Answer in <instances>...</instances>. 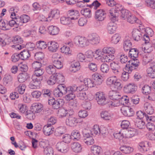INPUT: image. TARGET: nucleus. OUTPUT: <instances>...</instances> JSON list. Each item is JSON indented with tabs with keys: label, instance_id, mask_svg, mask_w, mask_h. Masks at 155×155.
<instances>
[{
	"label": "nucleus",
	"instance_id": "18",
	"mask_svg": "<svg viewBox=\"0 0 155 155\" xmlns=\"http://www.w3.org/2000/svg\"><path fill=\"white\" fill-rule=\"evenodd\" d=\"M150 67L147 70L148 76L151 78H155V62H152L150 64Z\"/></svg>",
	"mask_w": 155,
	"mask_h": 155
},
{
	"label": "nucleus",
	"instance_id": "44",
	"mask_svg": "<svg viewBox=\"0 0 155 155\" xmlns=\"http://www.w3.org/2000/svg\"><path fill=\"white\" fill-rule=\"evenodd\" d=\"M28 78V76L27 73H20L18 76V81L20 83H23L27 80Z\"/></svg>",
	"mask_w": 155,
	"mask_h": 155
},
{
	"label": "nucleus",
	"instance_id": "46",
	"mask_svg": "<svg viewBox=\"0 0 155 155\" xmlns=\"http://www.w3.org/2000/svg\"><path fill=\"white\" fill-rule=\"evenodd\" d=\"M66 131V128L64 127H60L57 128L55 130V134L57 136H59L64 133Z\"/></svg>",
	"mask_w": 155,
	"mask_h": 155
},
{
	"label": "nucleus",
	"instance_id": "55",
	"mask_svg": "<svg viewBox=\"0 0 155 155\" xmlns=\"http://www.w3.org/2000/svg\"><path fill=\"white\" fill-rule=\"evenodd\" d=\"M36 45L37 48L41 49H45L47 47V45L46 43L43 41H37Z\"/></svg>",
	"mask_w": 155,
	"mask_h": 155
},
{
	"label": "nucleus",
	"instance_id": "1",
	"mask_svg": "<svg viewBox=\"0 0 155 155\" xmlns=\"http://www.w3.org/2000/svg\"><path fill=\"white\" fill-rule=\"evenodd\" d=\"M44 71L42 68L35 70L34 74L32 76V81L30 82L29 87L31 89H36L39 87L41 81L42 80V75Z\"/></svg>",
	"mask_w": 155,
	"mask_h": 155
},
{
	"label": "nucleus",
	"instance_id": "4",
	"mask_svg": "<svg viewBox=\"0 0 155 155\" xmlns=\"http://www.w3.org/2000/svg\"><path fill=\"white\" fill-rule=\"evenodd\" d=\"M143 39L145 41V44L143 45L140 48V50H141L144 53H149L153 50V48L149 42L150 39L148 35H143Z\"/></svg>",
	"mask_w": 155,
	"mask_h": 155
},
{
	"label": "nucleus",
	"instance_id": "6",
	"mask_svg": "<svg viewBox=\"0 0 155 155\" xmlns=\"http://www.w3.org/2000/svg\"><path fill=\"white\" fill-rule=\"evenodd\" d=\"M95 99L97 103L101 105H104L108 103V100L103 92H98L95 94Z\"/></svg>",
	"mask_w": 155,
	"mask_h": 155
},
{
	"label": "nucleus",
	"instance_id": "3",
	"mask_svg": "<svg viewBox=\"0 0 155 155\" xmlns=\"http://www.w3.org/2000/svg\"><path fill=\"white\" fill-rule=\"evenodd\" d=\"M74 43L77 46L84 48L89 45L88 39L79 36H76L74 39Z\"/></svg>",
	"mask_w": 155,
	"mask_h": 155
},
{
	"label": "nucleus",
	"instance_id": "53",
	"mask_svg": "<svg viewBox=\"0 0 155 155\" xmlns=\"http://www.w3.org/2000/svg\"><path fill=\"white\" fill-rule=\"evenodd\" d=\"M145 123L141 119H137L135 125L140 129L143 128L145 127Z\"/></svg>",
	"mask_w": 155,
	"mask_h": 155
},
{
	"label": "nucleus",
	"instance_id": "45",
	"mask_svg": "<svg viewBox=\"0 0 155 155\" xmlns=\"http://www.w3.org/2000/svg\"><path fill=\"white\" fill-rule=\"evenodd\" d=\"M84 83L85 85L88 87H94L93 80L90 78H85L84 80Z\"/></svg>",
	"mask_w": 155,
	"mask_h": 155
},
{
	"label": "nucleus",
	"instance_id": "15",
	"mask_svg": "<svg viewBox=\"0 0 155 155\" xmlns=\"http://www.w3.org/2000/svg\"><path fill=\"white\" fill-rule=\"evenodd\" d=\"M31 108L33 113H38L43 110V105L41 103H35L31 105Z\"/></svg>",
	"mask_w": 155,
	"mask_h": 155
},
{
	"label": "nucleus",
	"instance_id": "21",
	"mask_svg": "<svg viewBox=\"0 0 155 155\" xmlns=\"http://www.w3.org/2000/svg\"><path fill=\"white\" fill-rule=\"evenodd\" d=\"M91 151L94 155H100L102 153V150L100 146L94 145L91 147Z\"/></svg>",
	"mask_w": 155,
	"mask_h": 155
},
{
	"label": "nucleus",
	"instance_id": "7",
	"mask_svg": "<svg viewBox=\"0 0 155 155\" xmlns=\"http://www.w3.org/2000/svg\"><path fill=\"white\" fill-rule=\"evenodd\" d=\"M79 122H80L79 119L74 115H70L66 120V125L71 127L76 126Z\"/></svg>",
	"mask_w": 155,
	"mask_h": 155
},
{
	"label": "nucleus",
	"instance_id": "12",
	"mask_svg": "<svg viewBox=\"0 0 155 155\" xmlns=\"http://www.w3.org/2000/svg\"><path fill=\"white\" fill-rule=\"evenodd\" d=\"M71 150L74 153H78L81 152L82 147L81 144L78 142H73L71 144Z\"/></svg>",
	"mask_w": 155,
	"mask_h": 155
},
{
	"label": "nucleus",
	"instance_id": "5",
	"mask_svg": "<svg viewBox=\"0 0 155 155\" xmlns=\"http://www.w3.org/2000/svg\"><path fill=\"white\" fill-rule=\"evenodd\" d=\"M13 43L16 44L12 46V47L17 50H20L25 47V45L21 44L23 42L22 38L19 36L17 35L14 38Z\"/></svg>",
	"mask_w": 155,
	"mask_h": 155
},
{
	"label": "nucleus",
	"instance_id": "47",
	"mask_svg": "<svg viewBox=\"0 0 155 155\" xmlns=\"http://www.w3.org/2000/svg\"><path fill=\"white\" fill-rule=\"evenodd\" d=\"M25 85L23 84H20L15 89V91L17 92L20 94H24L26 88Z\"/></svg>",
	"mask_w": 155,
	"mask_h": 155
},
{
	"label": "nucleus",
	"instance_id": "9",
	"mask_svg": "<svg viewBox=\"0 0 155 155\" xmlns=\"http://www.w3.org/2000/svg\"><path fill=\"white\" fill-rule=\"evenodd\" d=\"M55 148L58 151L63 153H66L69 150L68 145L62 141L58 142L56 145Z\"/></svg>",
	"mask_w": 155,
	"mask_h": 155
},
{
	"label": "nucleus",
	"instance_id": "40",
	"mask_svg": "<svg viewBox=\"0 0 155 155\" xmlns=\"http://www.w3.org/2000/svg\"><path fill=\"white\" fill-rule=\"evenodd\" d=\"M19 54L21 59L22 60L27 59L30 56L29 51L27 50H24Z\"/></svg>",
	"mask_w": 155,
	"mask_h": 155
},
{
	"label": "nucleus",
	"instance_id": "63",
	"mask_svg": "<svg viewBox=\"0 0 155 155\" xmlns=\"http://www.w3.org/2000/svg\"><path fill=\"white\" fill-rule=\"evenodd\" d=\"M120 37L118 34H114L112 37L111 41L112 43L114 44L117 43L119 41Z\"/></svg>",
	"mask_w": 155,
	"mask_h": 155
},
{
	"label": "nucleus",
	"instance_id": "58",
	"mask_svg": "<svg viewBox=\"0 0 155 155\" xmlns=\"http://www.w3.org/2000/svg\"><path fill=\"white\" fill-rule=\"evenodd\" d=\"M50 15H49L52 18H57L59 17L60 12L59 10L57 9H54L51 12Z\"/></svg>",
	"mask_w": 155,
	"mask_h": 155
},
{
	"label": "nucleus",
	"instance_id": "30",
	"mask_svg": "<svg viewBox=\"0 0 155 155\" xmlns=\"http://www.w3.org/2000/svg\"><path fill=\"white\" fill-rule=\"evenodd\" d=\"M144 108L145 111L148 114H152L154 112V110L152 105L148 102H146L144 104Z\"/></svg>",
	"mask_w": 155,
	"mask_h": 155
},
{
	"label": "nucleus",
	"instance_id": "8",
	"mask_svg": "<svg viewBox=\"0 0 155 155\" xmlns=\"http://www.w3.org/2000/svg\"><path fill=\"white\" fill-rule=\"evenodd\" d=\"M137 84L131 83L126 85L124 87V90L126 93L133 94L137 91Z\"/></svg>",
	"mask_w": 155,
	"mask_h": 155
},
{
	"label": "nucleus",
	"instance_id": "25",
	"mask_svg": "<svg viewBox=\"0 0 155 155\" xmlns=\"http://www.w3.org/2000/svg\"><path fill=\"white\" fill-rule=\"evenodd\" d=\"M100 61L102 62H110L114 58V55L103 54L102 57H100Z\"/></svg>",
	"mask_w": 155,
	"mask_h": 155
},
{
	"label": "nucleus",
	"instance_id": "64",
	"mask_svg": "<svg viewBox=\"0 0 155 155\" xmlns=\"http://www.w3.org/2000/svg\"><path fill=\"white\" fill-rule=\"evenodd\" d=\"M53 149L51 147H47L44 149V155H53Z\"/></svg>",
	"mask_w": 155,
	"mask_h": 155
},
{
	"label": "nucleus",
	"instance_id": "32",
	"mask_svg": "<svg viewBox=\"0 0 155 155\" xmlns=\"http://www.w3.org/2000/svg\"><path fill=\"white\" fill-rule=\"evenodd\" d=\"M148 142L147 141H142L139 143L138 149L142 152L147 151L148 147Z\"/></svg>",
	"mask_w": 155,
	"mask_h": 155
},
{
	"label": "nucleus",
	"instance_id": "24",
	"mask_svg": "<svg viewBox=\"0 0 155 155\" xmlns=\"http://www.w3.org/2000/svg\"><path fill=\"white\" fill-rule=\"evenodd\" d=\"M68 15L71 20H76L79 17V12L76 10L72 9L68 11Z\"/></svg>",
	"mask_w": 155,
	"mask_h": 155
},
{
	"label": "nucleus",
	"instance_id": "20",
	"mask_svg": "<svg viewBox=\"0 0 155 155\" xmlns=\"http://www.w3.org/2000/svg\"><path fill=\"white\" fill-rule=\"evenodd\" d=\"M48 45L49 51L52 52H55L58 47V43L54 41L48 42Z\"/></svg>",
	"mask_w": 155,
	"mask_h": 155
},
{
	"label": "nucleus",
	"instance_id": "37",
	"mask_svg": "<svg viewBox=\"0 0 155 155\" xmlns=\"http://www.w3.org/2000/svg\"><path fill=\"white\" fill-rule=\"evenodd\" d=\"M80 65L79 62L77 61L71 64L70 68V71L73 72H76L79 69Z\"/></svg>",
	"mask_w": 155,
	"mask_h": 155
},
{
	"label": "nucleus",
	"instance_id": "38",
	"mask_svg": "<svg viewBox=\"0 0 155 155\" xmlns=\"http://www.w3.org/2000/svg\"><path fill=\"white\" fill-rule=\"evenodd\" d=\"M64 101L62 99H58L55 101L52 107L54 109H57L62 106Z\"/></svg>",
	"mask_w": 155,
	"mask_h": 155
},
{
	"label": "nucleus",
	"instance_id": "50",
	"mask_svg": "<svg viewBox=\"0 0 155 155\" xmlns=\"http://www.w3.org/2000/svg\"><path fill=\"white\" fill-rule=\"evenodd\" d=\"M46 71L47 73L49 74H54L56 69L53 65H49L46 67Z\"/></svg>",
	"mask_w": 155,
	"mask_h": 155
},
{
	"label": "nucleus",
	"instance_id": "52",
	"mask_svg": "<svg viewBox=\"0 0 155 155\" xmlns=\"http://www.w3.org/2000/svg\"><path fill=\"white\" fill-rule=\"evenodd\" d=\"M76 59L77 61L83 62L85 61L86 58L85 55L82 52L78 53L76 56Z\"/></svg>",
	"mask_w": 155,
	"mask_h": 155
},
{
	"label": "nucleus",
	"instance_id": "48",
	"mask_svg": "<svg viewBox=\"0 0 155 155\" xmlns=\"http://www.w3.org/2000/svg\"><path fill=\"white\" fill-rule=\"evenodd\" d=\"M100 128L97 125H94L91 130L92 135H99L100 134Z\"/></svg>",
	"mask_w": 155,
	"mask_h": 155
},
{
	"label": "nucleus",
	"instance_id": "36",
	"mask_svg": "<svg viewBox=\"0 0 155 155\" xmlns=\"http://www.w3.org/2000/svg\"><path fill=\"white\" fill-rule=\"evenodd\" d=\"M60 22L63 25H69L71 23L72 21L68 16H63L60 18Z\"/></svg>",
	"mask_w": 155,
	"mask_h": 155
},
{
	"label": "nucleus",
	"instance_id": "2",
	"mask_svg": "<svg viewBox=\"0 0 155 155\" xmlns=\"http://www.w3.org/2000/svg\"><path fill=\"white\" fill-rule=\"evenodd\" d=\"M107 85L112 87L115 90H120L123 87L121 81L116 78V76H112L108 78L106 80Z\"/></svg>",
	"mask_w": 155,
	"mask_h": 155
},
{
	"label": "nucleus",
	"instance_id": "43",
	"mask_svg": "<svg viewBox=\"0 0 155 155\" xmlns=\"http://www.w3.org/2000/svg\"><path fill=\"white\" fill-rule=\"evenodd\" d=\"M85 55L86 57L85 61L90 62L92 61L93 59V52L91 50H88L85 52Z\"/></svg>",
	"mask_w": 155,
	"mask_h": 155
},
{
	"label": "nucleus",
	"instance_id": "27",
	"mask_svg": "<svg viewBox=\"0 0 155 155\" xmlns=\"http://www.w3.org/2000/svg\"><path fill=\"white\" fill-rule=\"evenodd\" d=\"M109 97L111 100L120 99L121 98L120 94L115 91H111L109 93Z\"/></svg>",
	"mask_w": 155,
	"mask_h": 155
},
{
	"label": "nucleus",
	"instance_id": "17",
	"mask_svg": "<svg viewBox=\"0 0 155 155\" xmlns=\"http://www.w3.org/2000/svg\"><path fill=\"white\" fill-rule=\"evenodd\" d=\"M150 67L147 70L148 76L151 78H155V62H152L150 64Z\"/></svg>",
	"mask_w": 155,
	"mask_h": 155
},
{
	"label": "nucleus",
	"instance_id": "39",
	"mask_svg": "<svg viewBox=\"0 0 155 155\" xmlns=\"http://www.w3.org/2000/svg\"><path fill=\"white\" fill-rule=\"evenodd\" d=\"M18 107L19 112L22 114H26V113L29 110H28V107L27 105L23 104H18Z\"/></svg>",
	"mask_w": 155,
	"mask_h": 155
},
{
	"label": "nucleus",
	"instance_id": "29",
	"mask_svg": "<svg viewBox=\"0 0 155 155\" xmlns=\"http://www.w3.org/2000/svg\"><path fill=\"white\" fill-rule=\"evenodd\" d=\"M100 115L101 117L105 120H110L112 118L113 114L107 111H102Z\"/></svg>",
	"mask_w": 155,
	"mask_h": 155
},
{
	"label": "nucleus",
	"instance_id": "56",
	"mask_svg": "<svg viewBox=\"0 0 155 155\" xmlns=\"http://www.w3.org/2000/svg\"><path fill=\"white\" fill-rule=\"evenodd\" d=\"M119 100H112L111 101L108 102L109 107H114L119 106L120 104Z\"/></svg>",
	"mask_w": 155,
	"mask_h": 155
},
{
	"label": "nucleus",
	"instance_id": "22",
	"mask_svg": "<svg viewBox=\"0 0 155 155\" xmlns=\"http://www.w3.org/2000/svg\"><path fill=\"white\" fill-rule=\"evenodd\" d=\"M57 88L62 94H64L67 92H72L71 87H67L64 84H60L58 85Z\"/></svg>",
	"mask_w": 155,
	"mask_h": 155
},
{
	"label": "nucleus",
	"instance_id": "13",
	"mask_svg": "<svg viewBox=\"0 0 155 155\" xmlns=\"http://www.w3.org/2000/svg\"><path fill=\"white\" fill-rule=\"evenodd\" d=\"M115 21H111L109 23L106 27L107 32L110 34H112L115 32L117 26Z\"/></svg>",
	"mask_w": 155,
	"mask_h": 155
},
{
	"label": "nucleus",
	"instance_id": "14",
	"mask_svg": "<svg viewBox=\"0 0 155 155\" xmlns=\"http://www.w3.org/2000/svg\"><path fill=\"white\" fill-rule=\"evenodd\" d=\"M106 16L105 12L103 9H98L95 12V18L99 21L104 20L106 17Z\"/></svg>",
	"mask_w": 155,
	"mask_h": 155
},
{
	"label": "nucleus",
	"instance_id": "60",
	"mask_svg": "<svg viewBox=\"0 0 155 155\" xmlns=\"http://www.w3.org/2000/svg\"><path fill=\"white\" fill-rule=\"evenodd\" d=\"M74 92H67L68 94L65 96V100L68 101L74 100L76 97L75 94L74 93Z\"/></svg>",
	"mask_w": 155,
	"mask_h": 155
},
{
	"label": "nucleus",
	"instance_id": "42",
	"mask_svg": "<svg viewBox=\"0 0 155 155\" xmlns=\"http://www.w3.org/2000/svg\"><path fill=\"white\" fill-rule=\"evenodd\" d=\"M61 52L65 54L71 56L72 55V51L70 50V48L69 47L66 46H62L61 48Z\"/></svg>",
	"mask_w": 155,
	"mask_h": 155
},
{
	"label": "nucleus",
	"instance_id": "54",
	"mask_svg": "<svg viewBox=\"0 0 155 155\" xmlns=\"http://www.w3.org/2000/svg\"><path fill=\"white\" fill-rule=\"evenodd\" d=\"M81 14L86 18H90L91 17V11L88 8L84 9L81 10Z\"/></svg>",
	"mask_w": 155,
	"mask_h": 155
},
{
	"label": "nucleus",
	"instance_id": "33",
	"mask_svg": "<svg viewBox=\"0 0 155 155\" xmlns=\"http://www.w3.org/2000/svg\"><path fill=\"white\" fill-rule=\"evenodd\" d=\"M120 149L123 153L127 154H130L134 150L132 147L126 145L121 146Z\"/></svg>",
	"mask_w": 155,
	"mask_h": 155
},
{
	"label": "nucleus",
	"instance_id": "41",
	"mask_svg": "<svg viewBox=\"0 0 155 155\" xmlns=\"http://www.w3.org/2000/svg\"><path fill=\"white\" fill-rule=\"evenodd\" d=\"M129 50V55L131 58H136L137 57L138 52L137 49L135 48L130 49Z\"/></svg>",
	"mask_w": 155,
	"mask_h": 155
},
{
	"label": "nucleus",
	"instance_id": "11",
	"mask_svg": "<svg viewBox=\"0 0 155 155\" xmlns=\"http://www.w3.org/2000/svg\"><path fill=\"white\" fill-rule=\"evenodd\" d=\"M120 110L122 113L125 116L131 117L134 114L133 109L127 106L122 107Z\"/></svg>",
	"mask_w": 155,
	"mask_h": 155
},
{
	"label": "nucleus",
	"instance_id": "51",
	"mask_svg": "<svg viewBox=\"0 0 155 155\" xmlns=\"http://www.w3.org/2000/svg\"><path fill=\"white\" fill-rule=\"evenodd\" d=\"M68 113V110L62 108L58 110L57 114L59 117H65Z\"/></svg>",
	"mask_w": 155,
	"mask_h": 155
},
{
	"label": "nucleus",
	"instance_id": "61",
	"mask_svg": "<svg viewBox=\"0 0 155 155\" xmlns=\"http://www.w3.org/2000/svg\"><path fill=\"white\" fill-rule=\"evenodd\" d=\"M127 20L128 22L133 24L136 22L138 23L139 20L137 19L133 15H131L130 14L129 15V16L127 18Z\"/></svg>",
	"mask_w": 155,
	"mask_h": 155
},
{
	"label": "nucleus",
	"instance_id": "57",
	"mask_svg": "<svg viewBox=\"0 0 155 155\" xmlns=\"http://www.w3.org/2000/svg\"><path fill=\"white\" fill-rule=\"evenodd\" d=\"M130 14L128 11L124 9H122L121 10V18L122 19L125 20L127 19Z\"/></svg>",
	"mask_w": 155,
	"mask_h": 155
},
{
	"label": "nucleus",
	"instance_id": "10",
	"mask_svg": "<svg viewBox=\"0 0 155 155\" xmlns=\"http://www.w3.org/2000/svg\"><path fill=\"white\" fill-rule=\"evenodd\" d=\"M89 45L91 43L92 45H97L100 42V38L96 33H93L90 34L89 36Z\"/></svg>",
	"mask_w": 155,
	"mask_h": 155
},
{
	"label": "nucleus",
	"instance_id": "62",
	"mask_svg": "<svg viewBox=\"0 0 155 155\" xmlns=\"http://www.w3.org/2000/svg\"><path fill=\"white\" fill-rule=\"evenodd\" d=\"M153 59V55L148 54L144 55L143 57V61L145 64H147Z\"/></svg>",
	"mask_w": 155,
	"mask_h": 155
},
{
	"label": "nucleus",
	"instance_id": "28",
	"mask_svg": "<svg viewBox=\"0 0 155 155\" xmlns=\"http://www.w3.org/2000/svg\"><path fill=\"white\" fill-rule=\"evenodd\" d=\"M136 130L133 128H130L126 130L124 133L125 137L126 138H130L134 136L136 134Z\"/></svg>",
	"mask_w": 155,
	"mask_h": 155
},
{
	"label": "nucleus",
	"instance_id": "49",
	"mask_svg": "<svg viewBox=\"0 0 155 155\" xmlns=\"http://www.w3.org/2000/svg\"><path fill=\"white\" fill-rule=\"evenodd\" d=\"M0 28L4 30H8L10 29V27L8 25V22L6 21L5 22L2 19L0 22Z\"/></svg>",
	"mask_w": 155,
	"mask_h": 155
},
{
	"label": "nucleus",
	"instance_id": "34",
	"mask_svg": "<svg viewBox=\"0 0 155 155\" xmlns=\"http://www.w3.org/2000/svg\"><path fill=\"white\" fill-rule=\"evenodd\" d=\"M48 29L49 33L53 35H57L59 31V28L53 25L49 26L48 28Z\"/></svg>",
	"mask_w": 155,
	"mask_h": 155
},
{
	"label": "nucleus",
	"instance_id": "23",
	"mask_svg": "<svg viewBox=\"0 0 155 155\" xmlns=\"http://www.w3.org/2000/svg\"><path fill=\"white\" fill-rule=\"evenodd\" d=\"M109 16L111 21H116L118 20V12L115 9L112 8L109 12Z\"/></svg>",
	"mask_w": 155,
	"mask_h": 155
},
{
	"label": "nucleus",
	"instance_id": "35",
	"mask_svg": "<svg viewBox=\"0 0 155 155\" xmlns=\"http://www.w3.org/2000/svg\"><path fill=\"white\" fill-rule=\"evenodd\" d=\"M132 45L130 39H126L123 43V48L125 51L130 50L132 47Z\"/></svg>",
	"mask_w": 155,
	"mask_h": 155
},
{
	"label": "nucleus",
	"instance_id": "19",
	"mask_svg": "<svg viewBox=\"0 0 155 155\" xmlns=\"http://www.w3.org/2000/svg\"><path fill=\"white\" fill-rule=\"evenodd\" d=\"M92 79L93 80L94 86L101 85L102 82V76L98 74L95 73L93 74L92 76Z\"/></svg>",
	"mask_w": 155,
	"mask_h": 155
},
{
	"label": "nucleus",
	"instance_id": "31",
	"mask_svg": "<svg viewBox=\"0 0 155 155\" xmlns=\"http://www.w3.org/2000/svg\"><path fill=\"white\" fill-rule=\"evenodd\" d=\"M115 49L112 47L106 46L103 48L104 54L114 55L115 52Z\"/></svg>",
	"mask_w": 155,
	"mask_h": 155
},
{
	"label": "nucleus",
	"instance_id": "59",
	"mask_svg": "<svg viewBox=\"0 0 155 155\" xmlns=\"http://www.w3.org/2000/svg\"><path fill=\"white\" fill-rule=\"evenodd\" d=\"M120 100L123 103H120V104L123 105H126V106H130V101L129 100L128 97L127 96H123L121 97Z\"/></svg>",
	"mask_w": 155,
	"mask_h": 155
},
{
	"label": "nucleus",
	"instance_id": "26",
	"mask_svg": "<svg viewBox=\"0 0 155 155\" xmlns=\"http://www.w3.org/2000/svg\"><path fill=\"white\" fill-rule=\"evenodd\" d=\"M141 33V31L138 29H133L132 34L134 40L136 41H139L142 36Z\"/></svg>",
	"mask_w": 155,
	"mask_h": 155
},
{
	"label": "nucleus",
	"instance_id": "16",
	"mask_svg": "<svg viewBox=\"0 0 155 155\" xmlns=\"http://www.w3.org/2000/svg\"><path fill=\"white\" fill-rule=\"evenodd\" d=\"M47 124L43 128V132L44 134L47 136H49L52 134L54 131V128L51 125Z\"/></svg>",
	"mask_w": 155,
	"mask_h": 155
}]
</instances>
